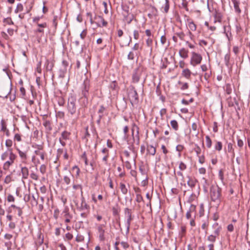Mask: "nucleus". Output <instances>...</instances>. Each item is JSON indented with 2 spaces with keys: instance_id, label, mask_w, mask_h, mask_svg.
<instances>
[{
  "instance_id": "nucleus-1",
  "label": "nucleus",
  "mask_w": 250,
  "mask_h": 250,
  "mask_svg": "<svg viewBox=\"0 0 250 250\" xmlns=\"http://www.w3.org/2000/svg\"><path fill=\"white\" fill-rule=\"evenodd\" d=\"M17 155L13 152L12 148H8L3 152L0 156L1 160L3 162V169L4 170H9L15 163Z\"/></svg>"
},
{
  "instance_id": "nucleus-2",
  "label": "nucleus",
  "mask_w": 250,
  "mask_h": 250,
  "mask_svg": "<svg viewBox=\"0 0 250 250\" xmlns=\"http://www.w3.org/2000/svg\"><path fill=\"white\" fill-rule=\"evenodd\" d=\"M16 150L21 160V163L19 166L21 168L22 178L24 179H27L29 176V170L28 168L24 166L28 164L27 151H22L18 147H16Z\"/></svg>"
},
{
  "instance_id": "nucleus-3",
  "label": "nucleus",
  "mask_w": 250,
  "mask_h": 250,
  "mask_svg": "<svg viewBox=\"0 0 250 250\" xmlns=\"http://www.w3.org/2000/svg\"><path fill=\"white\" fill-rule=\"evenodd\" d=\"M210 195L211 199L217 203L220 202L221 189L218 186H212L210 188Z\"/></svg>"
},
{
  "instance_id": "nucleus-4",
  "label": "nucleus",
  "mask_w": 250,
  "mask_h": 250,
  "mask_svg": "<svg viewBox=\"0 0 250 250\" xmlns=\"http://www.w3.org/2000/svg\"><path fill=\"white\" fill-rule=\"evenodd\" d=\"M127 98L132 106L138 103V95L134 87H131L128 90Z\"/></svg>"
},
{
  "instance_id": "nucleus-5",
  "label": "nucleus",
  "mask_w": 250,
  "mask_h": 250,
  "mask_svg": "<svg viewBox=\"0 0 250 250\" xmlns=\"http://www.w3.org/2000/svg\"><path fill=\"white\" fill-rule=\"evenodd\" d=\"M76 98L73 96H71L68 98L67 108L68 113L71 115H74L76 112Z\"/></svg>"
},
{
  "instance_id": "nucleus-6",
  "label": "nucleus",
  "mask_w": 250,
  "mask_h": 250,
  "mask_svg": "<svg viewBox=\"0 0 250 250\" xmlns=\"http://www.w3.org/2000/svg\"><path fill=\"white\" fill-rule=\"evenodd\" d=\"M190 64L193 67L196 66L201 63L202 60V57L201 54L192 52L191 53Z\"/></svg>"
},
{
  "instance_id": "nucleus-7",
  "label": "nucleus",
  "mask_w": 250,
  "mask_h": 250,
  "mask_svg": "<svg viewBox=\"0 0 250 250\" xmlns=\"http://www.w3.org/2000/svg\"><path fill=\"white\" fill-rule=\"evenodd\" d=\"M105 224H99L97 226V234L100 241H104L105 240Z\"/></svg>"
},
{
  "instance_id": "nucleus-8",
  "label": "nucleus",
  "mask_w": 250,
  "mask_h": 250,
  "mask_svg": "<svg viewBox=\"0 0 250 250\" xmlns=\"http://www.w3.org/2000/svg\"><path fill=\"white\" fill-rule=\"evenodd\" d=\"M70 133L66 131H64L62 133L61 136L59 138V142L62 146H65L66 143L64 140L69 139Z\"/></svg>"
},
{
  "instance_id": "nucleus-9",
  "label": "nucleus",
  "mask_w": 250,
  "mask_h": 250,
  "mask_svg": "<svg viewBox=\"0 0 250 250\" xmlns=\"http://www.w3.org/2000/svg\"><path fill=\"white\" fill-rule=\"evenodd\" d=\"M195 209L196 206L193 205H191L189 210L186 213V217L187 219H189L190 218H193V217H195L196 214Z\"/></svg>"
},
{
  "instance_id": "nucleus-10",
  "label": "nucleus",
  "mask_w": 250,
  "mask_h": 250,
  "mask_svg": "<svg viewBox=\"0 0 250 250\" xmlns=\"http://www.w3.org/2000/svg\"><path fill=\"white\" fill-rule=\"evenodd\" d=\"M35 153L40 156L41 159L43 161L44 160L45 153L43 150V147L42 146H38L37 149L35 150Z\"/></svg>"
},
{
  "instance_id": "nucleus-11",
  "label": "nucleus",
  "mask_w": 250,
  "mask_h": 250,
  "mask_svg": "<svg viewBox=\"0 0 250 250\" xmlns=\"http://www.w3.org/2000/svg\"><path fill=\"white\" fill-rule=\"evenodd\" d=\"M97 21V24L98 27L106 26L107 22L104 20V18L101 16H98L95 18Z\"/></svg>"
},
{
  "instance_id": "nucleus-12",
  "label": "nucleus",
  "mask_w": 250,
  "mask_h": 250,
  "mask_svg": "<svg viewBox=\"0 0 250 250\" xmlns=\"http://www.w3.org/2000/svg\"><path fill=\"white\" fill-rule=\"evenodd\" d=\"M223 17V14L219 11L215 10L213 13L214 23L221 22Z\"/></svg>"
},
{
  "instance_id": "nucleus-13",
  "label": "nucleus",
  "mask_w": 250,
  "mask_h": 250,
  "mask_svg": "<svg viewBox=\"0 0 250 250\" xmlns=\"http://www.w3.org/2000/svg\"><path fill=\"white\" fill-rule=\"evenodd\" d=\"M62 214H63V217L65 218V223L66 224L69 223L72 218V215L70 214L68 208H65L62 212Z\"/></svg>"
},
{
  "instance_id": "nucleus-14",
  "label": "nucleus",
  "mask_w": 250,
  "mask_h": 250,
  "mask_svg": "<svg viewBox=\"0 0 250 250\" xmlns=\"http://www.w3.org/2000/svg\"><path fill=\"white\" fill-rule=\"evenodd\" d=\"M179 55L182 59H186L188 58V51L185 48H182L179 50Z\"/></svg>"
},
{
  "instance_id": "nucleus-15",
  "label": "nucleus",
  "mask_w": 250,
  "mask_h": 250,
  "mask_svg": "<svg viewBox=\"0 0 250 250\" xmlns=\"http://www.w3.org/2000/svg\"><path fill=\"white\" fill-rule=\"evenodd\" d=\"M192 74L191 71L188 68H185L182 71L181 75L187 79H190Z\"/></svg>"
},
{
  "instance_id": "nucleus-16",
  "label": "nucleus",
  "mask_w": 250,
  "mask_h": 250,
  "mask_svg": "<svg viewBox=\"0 0 250 250\" xmlns=\"http://www.w3.org/2000/svg\"><path fill=\"white\" fill-rule=\"evenodd\" d=\"M232 2L233 4L235 11L238 14H240L241 12V10L239 8V1L238 0H232Z\"/></svg>"
},
{
  "instance_id": "nucleus-17",
  "label": "nucleus",
  "mask_w": 250,
  "mask_h": 250,
  "mask_svg": "<svg viewBox=\"0 0 250 250\" xmlns=\"http://www.w3.org/2000/svg\"><path fill=\"white\" fill-rule=\"evenodd\" d=\"M0 131L3 132H8V129L7 128V125L5 120L2 119L0 122Z\"/></svg>"
},
{
  "instance_id": "nucleus-18",
  "label": "nucleus",
  "mask_w": 250,
  "mask_h": 250,
  "mask_svg": "<svg viewBox=\"0 0 250 250\" xmlns=\"http://www.w3.org/2000/svg\"><path fill=\"white\" fill-rule=\"evenodd\" d=\"M213 227L214 228V230L213 232V235H214L217 237L220 233V232L221 230V227L220 226H218V224L215 223L213 225Z\"/></svg>"
},
{
  "instance_id": "nucleus-19",
  "label": "nucleus",
  "mask_w": 250,
  "mask_h": 250,
  "mask_svg": "<svg viewBox=\"0 0 250 250\" xmlns=\"http://www.w3.org/2000/svg\"><path fill=\"white\" fill-rule=\"evenodd\" d=\"M37 25L38 26V28L36 29V32L39 33H43V28L46 27L47 24L46 22H43L41 24L37 23Z\"/></svg>"
},
{
  "instance_id": "nucleus-20",
  "label": "nucleus",
  "mask_w": 250,
  "mask_h": 250,
  "mask_svg": "<svg viewBox=\"0 0 250 250\" xmlns=\"http://www.w3.org/2000/svg\"><path fill=\"white\" fill-rule=\"evenodd\" d=\"M187 177L188 178V181L187 182L188 185L191 188H193L195 186L196 182V180L190 177L189 176H188Z\"/></svg>"
},
{
  "instance_id": "nucleus-21",
  "label": "nucleus",
  "mask_w": 250,
  "mask_h": 250,
  "mask_svg": "<svg viewBox=\"0 0 250 250\" xmlns=\"http://www.w3.org/2000/svg\"><path fill=\"white\" fill-rule=\"evenodd\" d=\"M133 164L134 165H135V159L134 158H133L131 160V162L129 160H127L125 162V167L128 169H130L132 168V164Z\"/></svg>"
},
{
  "instance_id": "nucleus-22",
  "label": "nucleus",
  "mask_w": 250,
  "mask_h": 250,
  "mask_svg": "<svg viewBox=\"0 0 250 250\" xmlns=\"http://www.w3.org/2000/svg\"><path fill=\"white\" fill-rule=\"evenodd\" d=\"M10 208H13L15 212H17L19 216H21L22 214V211L20 207H17L15 205H11Z\"/></svg>"
},
{
  "instance_id": "nucleus-23",
  "label": "nucleus",
  "mask_w": 250,
  "mask_h": 250,
  "mask_svg": "<svg viewBox=\"0 0 250 250\" xmlns=\"http://www.w3.org/2000/svg\"><path fill=\"white\" fill-rule=\"evenodd\" d=\"M147 152L151 155H154L156 153V148L152 145H148L147 146Z\"/></svg>"
},
{
  "instance_id": "nucleus-24",
  "label": "nucleus",
  "mask_w": 250,
  "mask_h": 250,
  "mask_svg": "<svg viewBox=\"0 0 250 250\" xmlns=\"http://www.w3.org/2000/svg\"><path fill=\"white\" fill-rule=\"evenodd\" d=\"M120 188L121 189V191L123 194L125 195L127 193L128 188L125 184L121 183L120 184Z\"/></svg>"
},
{
  "instance_id": "nucleus-25",
  "label": "nucleus",
  "mask_w": 250,
  "mask_h": 250,
  "mask_svg": "<svg viewBox=\"0 0 250 250\" xmlns=\"http://www.w3.org/2000/svg\"><path fill=\"white\" fill-rule=\"evenodd\" d=\"M188 26L191 31H194L196 30V25L192 21L188 20Z\"/></svg>"
},
{
  "instance_id": "nucleus-26",
  "label": "nucleus",
  "mask_w": 250,
  "mask_h": 250,
  "mask_svg": "<svg viewBox=\"0 0 250 250\" xmlns=\"http://www.w3.org/2000/svg\"><path fill=\"white\" fill-rule=\"evenodd\" d=\"M89 86H87L86 84L84 83L83 88L82 90V94L83 96L86 98L88 94Z\"/></svg>"
},
{
  "instance_id": "nucleus-27",
  "label": "nucleus",
  "mask_w": 250,
  "mask_h": 250,
  "mask_svg": "<svg viewBox=\"0 0 250 250\" xmlns=\"http://www.w3.org/2000/svg\"><path fill=\"white\" fill-rule=\"evenodd\" d=\"M170 125L172 128L176 131L179 128L178 122L175 120H173L170 121Z\"/></svg>"
},
{
  "instance_id": "nucleus-28",
  "label": "nucleus",
  "mask_w": 250,
  "mask_h": 250,
  "mask_svg": "<svg viewBox=\"0 0 250 250\" xmlns=\"http://www.w3.org/2000/svg\"><path fill=\"white\" fill-rule=\"evenodd\" d=\"M169 8V5L168 0H165V3L162 6V8L164 9L165 13H167L168 11Z\"/></svg>"
},
{
  "instance_id": "nucleus-29",
  "label": "nucleus",
  "mask_w": 250,
  "mask_h": 250,
  "mask_svg": "<svg viewBox=\"0 0 250 250\" xmlns=\"http://www.w3.org/2000/svg\"><path fill=\"white\" fill-rule=\"evenodd\" d=\"M131 220H132L131 215L127 216V218L126 222L125 223V226L126 227V233H128L129 232V229Z\"/></svg>"
},
{
  "instance_id": "nucleus-30",
  "label": "nucleus",
  "mask_w": 250,
  "mask_h": 250,
  "mask_svg": "<svg viewBox=\"0 0 250 250\" xmlns=\"http://www.w3.org/2000/svg\"><path fill=\"white\" fill-rule=\"evenodd\" d=\"M3 23L4 25H13L14 24V22L12 21L11 18H4L3 21Z\"/></svg>"
},
{
  "instance_id": "nucleus-31",
  "label": "nucleus",
  "mask_w": 250,
  "mask_h": 250,
  "mask_svg": "<svg viewBox=\"0 0 250 250\" xmlns=\"http://www.w3.org/2000/svg\"><path fill=\"white\" fill-rule=\"evenodd\" d=\"M206 144L208 148H209L212 146V141L209 136H206Z\"/></svg>"
},
{
  "instance_id": "nucleus-32",
  "label": "nucleus",
  "mask_w": 250,
  "mask_h": 250,
  "mask_svg": "<svg viewBox=\"0 0 250 250\" xmlns=\"http://www.w3.org/2000/svg\"><path fill=\"white\" fill-rule=\"evenodd\" d=\"M178 84L181 85V89L184 90L188 88V84L187 83H183L180 81L178 82Z\"/></svg>"
},
{
  "instance_id": "nucleus-33",
  "label": "nucleus",
  "mask_w": 250,
  "mask_h": 250,
  "mask_svg": "<svg viewBox=\"0 0 250 250\" xmlns=\"http://www.w3.org/2000/svg\"><path fill=\"white\" fill-rule=\"evenodd\" d=\"M105 108L103 105H101L100 107V108L98 110V113L99 114V117H100V120L101 119L102 117L103 116V113L105 111Z\"/></svg>"
},
{
  "instance_id": "nucleus-34",
  "label": "nucleus",
  "mask_w": 250,
  "mask_h": 250,
  "mask_svg": "<svg viewBox=\"0 0 250 250\" xmlns=\"http://www.w3.org/2000/svg\"><path fill=\"white\" fill-rule=\"evenodd\" d=\"M23 7L21 3H18L17 5L16 8L15 10V13H18L23 11Z\"/></svg>"
},
{
  "instance_id": "nucleus-35",
  "label": "nucleus",
  "mask_w": 250,
  "mask_h": 250,
  "mask_svg": "<svg viewBox=\"0 0 250 250\" xmlns=\"http://www.w3.org/2000/svg\"><path fill=\"white\" fill-rule=\"evenodd\" d=\"M214 148L215 150H218L219 151H221L222 149V144L221 142L218 141L216 142L214 146Z\"/></svg>"
},
{
  "instance_id": "nucleus-36",
  "label": "nucleus",
  "mask_w": 250,
  "mask_h": 250,
  "mask_svg": "<svg viewBox=\"0 0 250 250\" xmlns=\"http://www.w3.org/2000/svg\"><path fill=\"white\" fill-rule=\"evenodd\" d=\"M84 237L80 234H78L76 237V241L77 242H81L84 241Z\"/></svg>"
},
{
  "instance_id": "nucleus-37",
  "label": "nucleus",
  "mask_w": 250,
  "mask_h": 250,
  "mask_svg": "<svg viewBox=\"0 0 250 250\" xmlns=\"http://www.w3.org/2000/svg\"><path fill=\"white\" fill-rule=\"evenodd\" d=\"M30 176L31 179H32L34 180L37 181L39 179V176L38 175L34 172V171H31Z\"/></svg>"
},
{
  "instance_id": "nucleus-38",
  "label": "nucleus",
  "mask_w": 250,
  "mask_h": 250,
  "mask_svg": "<svg viewBox=\"0 0 250 250\" xmlns=\"http://www.w3.org/2000/svg\"><path fill=\"white\" fill-rule=\"evenodd\" d=\"M13 145V142L10 139H7L5 141V146L8 148H12L11 146Z\"/></svg>"
},
{
  "instance_id": "nucleus-39",
  "label": "nucleus",
  "mask_w": 250,
  "mask_h": 250,
  "mask_svg": "<svg viewBox=\"0 0 250 250\" xmlns=\"http://www.w3.org/2000/svg\"><path fill=\"white\" fill-rule=\"evenodd\" d=\"M216 239V236L214 235H213V234L209 235L207 238V240L208 241L211 242H215Z\"/></svg>"
},
{
  "instance_id": "nucleus-40",
  "label": "nucleus",
  "mask_w": 250,
  "mask_h": 250,
  "mask_svg": "<svg viewBox=\"0 0 250 250\" xmlns=\"http://www.w3.org/2000/svg\"><path fill=\"white\" fill-rule=\"evenodd\" d=\"M136 131V133H137V136H138V134H139V128L136 125H134L132 127V136L133 137L134 136V131Z\"/></svg>"
},
{
  "instance_id": "nucleus-41",
  "label": "nucleus",
  "mask_w": 250,
  "mask_h": 250,
  "mask_svg": "<svg viewBox=\"0 0 250 250\" xmlns=\"http://www.w3.org/2000/svg\"><path fill=\"white\" fill-rule=\"evenodd\" d=\"M225 88L226 92L228 94H230L231 93L232 88L230 84H227Z\"/></svg>"
},
{
  "instance_id": "nucleus-42",
  "label": "nucleus",
  "mask_w": 250,
  "mask_h": 250,
  "mask_svg": "<svg viewBox=\"0 0 250 250\" xmlns=\"http://www.w3.org/2000/svg\"><path fill=\"white\" fill-rule=\"evenodd\" d=\"M40 171L42 174H44L46 171V167L45 165H42L40 167Z\"/></svg>"
},
{
  "instance_id": "nucleus-43",
  "label": "nucleus",
  "mask_w": 250,
  "mask_h": 250,
  "mask_svg": "<svg viewBox=\"0 0 250 250\" xmlns=\"http://www.w3.org/2000/svg\"><path fill=\"white\" fill-rule=\"evenodd\" d=\"M140 80V77L137 73H135L132 76V80L134 83H137Z\"/></svg>"
},
{
  "instance_id": "nucleus-44",
  "label": "nucleus",
  "mask_w": 250,
  "mask_h": 250,
  "mask_svg": "<svg viewBox=\"0 0 250 250\" xmlns=\"http://www.w3.org/2000/svg\"><path fill=\"white\" fill-rule=\"evenodd\" d=\"M12 181V177L10 175H8L6 176L4 179V182L5 184H8Z\"/></svg>"
},
{
  "instance_id": "nucleus-45",
  "label": "nucleus",
  "mask_w": 250,
  "mask_h": 250,
  "mask_svg": "<svg viewBox=\"0 0 250 250\" xmlns=\"http://www.w3.org/2000/svg\"><path fill=\"white\" fill-rule=\"evenodd\" d=\"M56 116L58 118L62 119L64 117V113L63 111H59L57 112Z\"/></svg>"
},
{
  "instance_id": "nucleus-46",
  "label": "nucleus",
  "mask_w": 250,
  "mask_h": 250,
  "mask_svg": "<svg viewBox=\"0 0 250 250\" xmlns=\"http://www.w3.org/2000/svg\"><path fill=\"white\" fill-rule=\"evenodd\" d=\"M117 170L120 173L119 175V177H123L125 176V172L122 170V168L121 167H117Z\"/></svg>"
},
{
  "instance_id": "nucleus-47",
  "label": "nucleus",
  "mask_w": 250,
  "mask_h": 250,
  "mask_svg": "<svg viewBox=\"0 0 250 250\" xmlns=\"http://www.w3.org/2000/svg\"><path fill=\"white\" fill-rule=\"evenodd\" d=\"M136 201L138 203H140L143 201V198L141 194H136Z\"/></svg>"
},
{
  "instance_id": "nucleus-48",
  "label": "nucleus",
  "mask_w": 250,
  "mask_h": 250,
  "mask_svg": "<svg viewBox=\"0 0 250 250\" xmlns=\"http://www.w3.org/2000/svg\"><path fill=\"white\" fill-rule=\"evenodd\" d=\"M73 188L74 189L77 190V189H80L81 192V194H83V191H82V186L81 185H74L73 186Z\"/></svg>"
},
{
  "instance_id": "nucleus-49",
  "label": "nucleus",
  "mask_w": 250,
  "mask_h": 250,
  "mask_svg": "<svg viewBox=\"0 0 250 250\" xmlns=\"http://www.w3.org/2000/svg\"><path fill=\"white\" fill-rule=\"evenodd\" d=\"M179 168L181 170H184L187 168V166L183 162H181L179 164Z\"/></svg>"
},
{
  "instance_id": "nucleus-50",
  "label": "nucleus",
  "mask_w": 250,
  "mask_h": 250,
  "mask_svg": "<svg viewBox=\"0 0 250 250\" xmlns=\"http://www.w3.org/2000/svg\"><path fill=\"white\" fill-rule=\"evenodd\" d=\"M7 200L8 202H14L15 201V197L11 194H9L7 197Z\"/></svg>"
},
{
  "instance_id": "nucleus-51",
  "label": "nucleus",
  "mask_w": 250,
  "mask_h": 250,
  "mask_svg": "<svg viewBox=\"0 0 250 250\" xmlns=\"http://www.w3.org/2000/svg\"><path fill=\"white\" fill-rule=\"evenodd\" d=\"M63 181L66 185H69L71 182L70 177L67 175L64 176Z\"/></svg>"
},
{
  "instance_id": "nucleus-52",
  "label": "nucleus",
  "mask_w": 250,
  "mask_h": 250,
  "mask_svg": "<svg viewBox=\"0 0 250 250\" xmlns=\"http://www.w3.org/2000/svg\"><path fill=\"white\" fill-rule=\"evenodd\" d=\"M14 139L17 142H21V135L18 133L16 134L14 136Z\"/></svg>"
},
{
  "instance_id": "nucleus-53",
  "label": "nucleus",
  "mask_w": 250,
  "mask_h": 250,
  "mask_svg": "<svg viewBox=\"0 0 250 250\" xmlns=\"http://www.w3.org/2000/svg\"><path fill=\"white\" fill-rule=\"evenodd\" d=\"M112 209L114 215H117L119 213V210L117 207H113Z\"/></svg>"
},
{
  "instance_id": "nucleus-54",
  "label": "nucleus",
  "mask_w": 250,
  "mask_h": 250,
  "mask_svg": "<svg viewBox=\"0 0 250 250\" xmlns=\"http://www.w3.org/2000/svg\"><path fill=\"white\" fill-rule=\"evenodd\" d=\"M72 170L73 171H76V174L77 176H79V175L80 174V168L78 167V166H75L73 167Z\"/></svg>"
},
{
  "instance_id": "nucleus-55",
  "label": "nucleus",
  "mask_w": 250,
  "mask_h": 250,
  "mask_svg": "<svg viewBox=\"0 0 250 250\" xmlns=\"http://www.w3.org/2000/svg\"><path fill=\"white\" fill-rule=\"evenodd\" d=\"M65 238L67 240H71L73 238V236L71 233L68 232L65 234Z\"/></svg>"
},
{
  "instance_id": "nucleus-56",
  "label": "nucleus",
  "mask_w": 250,
  "mask_h": 250,
  "mask_svg": "<svg viewBox=\"0 0 250 250\" xmlns=\"http://www.w3.org/2000/svg\"><path fill=\"white\" fill-rule=\"evenodd\" d=\"M121 245L124 249H126L129 248V244L126 242L122 241L121 242Z\"/></svg>"
},
{
  "instance_id": "nucleus-57",
  "label": "nucleus",
  "mask_w": 250,
  "mask_h": 250,
  "mask_svg": "<svg viewBox=\"0 0 250 250\" xmlns=\"http://www.w3.org/2000/svg\"><path fill=\"white\" fill-rule=\"evenodd\" d=\"M237 144L239 147L241 148L244 146V142L241 139H237Z\"/></svg>"
},
{
  "instance_id": "nucleus-58",
  "label": "nucleus",
  "mask_w": 250,
  "mask_h": 250,
  "mask_svg": "<svg viewBox=\"0 0 250 250\" xmlns=\"http://www.w3.org/2000/svg\"><path fill=\"white\" fill-rule=\"evenodd\" d=\"M88 207V206L86 202L84 200V198H82V208L83 209H87Z\"/></svg>"
},
{
  "instance_id": "nucleus-59",
  "label": "nucleus",
  "mask_w": 250,
  "mask_h": 250,
  "mask_svg": "<svg viewBox=\"0 0 250 250\" xmlns=\"http://www.w3.org/2000/svg\"><path fill=\"white\" fill-rule=\"evenodd\" d=\"M4 245L7 248V250H10L11 249L12 243L11 242H5Z\"/></svg>"
},
{
  "instance_id": "nucleus-60",
  "label": "nucleus",
  "mask_w": 250,
  "mask_h": 250,
  "mask_svg": "<svg viewBox=\"0 0 250 250\" xmlns=\"http://www.w3.org/2000/svg\"><path fill=\"white\" fill-rule=\"evenodd\" d=\"M133 37L135 40H137L139 38V33L137 30H134L133 31Z\"/></svg>"
},
{
  "instance_id": "nucleus-61",
  "label": "nucleus",
  "mask_w": 250,
  "mask_h": 250,
  "mask_svg": "<svg viewBox=\"0 0 250 250\" xmlns=\"http://www.w3.org/2000/svg\"><path fill=\"white\" fill-rule=\"evenodd\" d=\"M218 176L219 179L223 182L224 180V174L222 169H220L218 173Z\"/></svg>"
},
{
  "instance_id": "nucleus-62",
  "label": "nucleus",
  "mask_w": 250,
  "mask_h": 250,
  "mask_svg": "<svg viewBox=\"0 0 250 250\" xmlns=\"http://www.w3.org/2000/svg\"><path fill=\"white\" fill-rule=\"evenodd\" d=\"M87 34V32L86 30H83L82 33L80 34V37L82 39H84V38L86 37Z\"/></svg>"
},
{
  "instance_id": "nucleus-63",
  "label": "nucleus",
  "mask_w": 250,
  "mask_h": 250,
  "mask_svg": "<svg viewBox=\"0 0 250 250\" xmlns=\"http://www.w3.org/2000/svg\"><path fill=\"white\" fill-rule=\"evenodd\" d=\"M167 42V38L165 36H162L161 37V43L162 44H165Z\"/></svg>"
},
{
  "instance_id": "nucleus-64",
  "label": "nucleus",
  "mask_w": 250,
  "mask_h": 250,
  "mask_svg": "<svg viewBox=\"0 0 250 250\" xmlns=\"http://www.w3.org/2000/svg\"><path fill=\"white\" fill-rule=\"evenodd\" d=\"M233 52L235 54V55H237L239 52V48L238 46H235L233 48Z\"/></svg>"
}]
</instances>
